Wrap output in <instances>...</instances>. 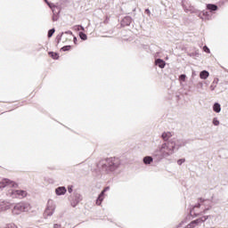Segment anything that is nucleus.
<instances>
[{"label":"nucleus","instance_id":"7ed1b4c3","mask_svg":"<svg viewBox=\"0 0 228 228\" xmlns=\"http://www.w3.org/2000/svg\"><path fill=\"white\" fill-rule=\"evenodd\" d=\"M28 211H31V204L28 201H20L14 204L12 209V215L18 216L19 215H22V213H28Z\"/></svg>","mask_w":228,"mask_h":228},{"label":"nucleus","instance_id":"f257e3e1","mask_svg":"<svg viewBox=\"0 0 228 228\" xmlns=\"http://www.w3.org/2000/svg\"><path fill=\"white\" fill-rule=\"evenodd\" d=\"M120 159L110 157L101 160L98 163V168H101L102 172L110 174V172H115V170L120 167Z\"/></svg>","mask_w":228,"mask_h":228},{"label":"nucleus","instance_id":"c03bdc74","mask_svg":"<svg viewBox=\"0 0 228 228\" xmlns=\"http://www.w3.org/2000/svg\"><path fill=\"white\" fill-rule=\"evenodd\" d=\"M80 29H82V31H85V27L81 26Z\"/></svg>","mask_w":228,"mask_h":228},{"label":"nucleus","instance_id":"f03ea898","mask_svg":"<svg viewBox=\"0 0 228 228\" xmlns=\"http://www.w3.org/2000/svg\"><path fill=\"white\" fill-rule=\"evenodd\" d=\"M175 150L170 143V141L162 143L160 146L158 147V149L153 151L152 156L154 158H157L159 161H161V159H165L167 158H169V156H172L174 154Z\"/></svg>","mask_w":228,"mask_h":228},{"label":"nucleus","instance_id":"49530a36","mask_svg":"<svg viewBox=\"0 0 228 228\" xmlns=\"http://www.w3.org/2000/svg\"><path fill=\"white\" fill-rule=\"evenodd\" d=\"M200 19H204V18H202V16H200Z\"/></svg>","mask_w":228,"mask_h":228},{"label":"nucleus","instance_id":"f704fd0d","mask_svg":"<svg viewBox=\"0 0 228 228\" xmlns=\"http://www.w3.org/2000/svg\"><path fill=\"white\" fill-rule=\"evenodd\" d=\"M184 224H186V220L182 221V222L177 225V228L183 227V225H184Z\"/></svg>","mask_w":228,"mask_h":228},{"label":"nucleus","instance_id":"4468645a","mask_svg":"<svg viewBox=\"0 0 228 228\" xmlns=\"http://www.w3.org/2000/svg\"><path fill=\"white\" fill-rule=\"evenodd\" d=\"M55 193L58 196L65 195V193H67V188H65V186L57 187L55 189Z\"/></svg>","mask_w":228,"mask_h":228},{"label":"nucleus","instance_id":"c756f323","mask_svg":"<svg viewBox=\"0 0 228 228\" xmlns=\"http://www.w3.org/2000/svg\"><path fill=\"white\" fill-rule=\"evenodd\" d=\"M203 51H204L205 53H207L208 54H209V53H211V51L209 50V48H208L207 45H205V46L203 47Z\"/></svg>","mask_w":228,"mask_h":228},{"label":"nucleus","instance_id":"7c9ffc66","mask_svg":"<svg viewBox=\"0 0 228 228\" xmlns=\"http://www.w3.org/2000/svg\"><path fill=\"white\" fill-rule=\"evenodd\" d=\"M179 79L180 81H184L186 79V75L184 74L180 75Z\"/></svg>","mask_w":228,"mask_h":228},{"label":"nucleus","instance_id":"58836bf2","mask_svg":"<svg viewBox=\"0 0 228 228\" xmlns=\"http://www.w3.org/2000/svg\"><path fill=\"white\" fill-rule=\"evenodd\" d=\"M45 3H46V4H48L50 8H53V5H51V3H49V1L45 0Z\"/></svg>","mask_w":228,"mask_h":228},{"label":"nucleus","instance_id":"4c0bfd02","mask_svg":"<svg viewBox=\"0 0 228 228\" xmlns=\"http://www.w3.org/2000/svg\"><path fill=\"white\" fill-rule=\"evenodd\" d=\"M145 13H147V15H149V17H151V10L145 9Z\"/></svg>","mask_w":228,"mask_h":228},{"label":"nucleus","instance_id":"b1692460","mask_svg":"<svg viewBox=\"0 0 228 228\" xmlns=\"http://www.w3.org/2000/svg\"><path fill=\"white\" fill-rule=\"evenodd\" d=\"M212 123L214 126H220V120H218V118H214Z\"/></svg>","mask_w":228,"mask_h":228},{"label":"nucleus","instance_id":"a878e982","mask_svg":"<svg viewBox=\"0 0 228 228\" xmlns=\"http://www.w3.org/2000/svg\"><path fill=\"white\" fill-rule=\"evenodd\" d=\"M56 29L52 28L48 31V38H51V37H53L55 33Z\"/></svg>","mask_w":228,"mask_h":228},{"label":"nucleus","instance_id":"0eeeda50","mask_svg":"<svg viewBox=\"0 0 228 228\" xmlns=\"http://www.w3.org/2000/svg\"><path fill=\"white\" fill-rule=\"evenodd\" d=\"M6 186H8L9 188H18L19 184L9 179H4L2 182H0V190H3V188H6Z\"/></svg>","mask_w":228,"mask_h":228},{"label":"nucleus","instance_id":"a18cd8bd","mask_svg":"<svg viewBox=\"0 0 228 228\" xmlns=\"http://www.w3.org/2000/svg\"><path fill=\"white\" fill-rule=\"evenodd\" d=\"M203 15H208V12H203Z\"/></svg>","mask_w":228,"mask_h":228},{"label":"nucleus","instance_id":"72a5a7b5","mask_svg":"<svg viewBox=\"0 0 228 228\" xmlns=\"http://www.w3.org/2000/svg\"><path fill=\"white\" fill-rule=\"evenodd\" d=\"M73 188H74V186H72V185H69V186H68V191H69V193H72Z\"/></svg>","mask_w":228,"mask_h":228},{"label":"nucleus","instance_id":"9d476101","mask_svg":"<svg viewBox=\"0 0 228 228\" xmlns=\"http://www.w3.org/2000/svg\"><path fill=\"white\" fill-rule=\"evenodd\" d=\"M200 206H202L200 203H197L193 208L191 210V213H194L195 216H199L200 215H206L207 211H209V209L211 208V207H208L205 209H203L202 212L199 213L197 212L196 209H199V208H200Z\"/></svg>","mask_w":228,"mask_h":228},{"label":"nucleus","instance_id":"39448f33","mask_svg":"<svg viewBox=\"0 0 228 228\" xmlns=\"http://www.w3.org/2000/svg\"><path fill=\"white\" fill-rule=\"evenodd\" d=\"M54 211H56V204L54 203V200H49L44 212V218L47 219L49 216H53Z\"/></svg>","mask_w":228,"mask_h":228},{"label":"nucleus","instance_id":"a19ab883","mask_svg":"<svg viewBox=\"0 0 228 228\" xmlns=\"http://www.w3.org/2000/svg\"><path fill=\"white\" fill-rule=\"evenodd\" d=\"M67 35H72V31L69 30L65 32Z\"/></svg>","mask_w":228,"mask_h":228},{"label":"nucleus","instance_id":"2eb2a0df","mask_svg":"<svg viewBox=\"0 0 228 228\" xmlns=\"http://www.w3.org/2000/svg\"><path fill=\"white\" fill-rule=\"evenodd\" d=\"M155 65H157V67H159V69H165L167 62H165V61H163L162 59H157L155 61Z\"/></svg>","mask_w":228,"mask_h":228},{"label":"nucleus","instance_id":"423d86ee","mask_svg":"<svg viewBox=\"0 0 228 228\" xmlns=\"http://www.w3.org/2000/svg\"><path fill=\"white\" fill-rule=\"evenodd\" d=\"M169 143H171V147H173L174 151H179L181 147L186 146L188 141L184 139H178V140H170Z\"/></svg>","mask_w":228,"mask_h":228},{"label":"nucleus","instance_id":"c85d7f7f","mask_svg":"<svg viewBox=\"0 0 228 228\" xmlns=\"http://www.w3.org/2000/svg\"><path fill=\"white\" fill-rule=\"evenodd\" d=\"M186 161L185 159H180L177 160V165H179V167H181V165H183V163H184Z\"/></svg>","mask_w":228,"mask_h":228},{"label":"nucleus","instance_id":"79ce46f5","mask_svg":"<svg viewBox=\"0 0 228 228\" xmlns=\"http://www.w3.org/2000/svg\"><path fill=\"white\" fill-rule=\"evenodd\" d=\"M60 227V224H55L54 225H53V228H59Z\"/></svg>","mask_w":228,"mask_h":228},{"label":"nucleus","instance_id":"393cba45","mask_svg":"<svg viewBox=\"0 0 228 228\" xmlns=\"http://www.w3.org/2000/svg\"><path fill=\"white\" fill-rule=\"evenodd\" d=\"M197 227L195 224V221L191 222L189 224H187L184 228H194Z\"/></svg>","mask_w":228,"mask_h":228},{"label":"nucleus","instance_id":"9b49d317","mask_svg":"<svg viewBox=\"0 0 228 228\" xmlns=\"http://www.w3.org/2000/svg\"><path fill=\"white\" fill-rule=\"evenodd\" d=\"M110 191V187H105L102 192L99 194L97 200H96V205L97 206H101V204H102V200H104V193H106V191Z\"/></svg>","mask_w":228,"mask_h":228},{"label":"nucleus","instance_id":"dca6fc26","mask_svg":"<svg viewBox=\"0 0 228 228\" xmlns=\"http://www.w3.org/2000/svg\"><path fill=\"white\" fill-rule=\"evenodd\" d=\"M207 10H209V12H216L218 10V5L215 4H208Z\"/></svg>","mask_w":228,"mask_h":228},{"label":"nucleus","instance_id":"1a4fd4ad","mask_svg":"<svg viewBox=\"0 0 228 228\" xmlns=\"http://www.w3.org/2000/svg\"><path fill=\"white\" fill-rule=\"evenodd\" d=\"M13 203L6 200H0V211L4 212L8 211V209H12Z\"/></svg>","mask_w":228,"mask_h":228},{"label":"nucleus","instance_id":"e433bc0d","mask_svg":"<svg viewBox=\"0 0 228 228\" xmlns=\"http://www.w3.org/2000/svg\"><path fill=\"white\" fill-rule=\"evenodd\" d=\"M61 37H63V33L61 36H57L58 44H60V40H61Z\"/></svg>","mask_w":228,"mask_h":228},{"label":"nucleus","instance_id":"c9c22d12","mask_svg":"<svg viewBox=\"0 0 228 228\" xmlns=\"http://www.w3.org/2000/svg\"><path fill=\"white\" fill-rule=\"evenodd\" d=\"M77 202H81V196L79 194L76 195Z\"/></svg>","mask_w":228,"mask_h":228},{"label":"nucleus","instance_id":"a211bd4d","mask_svg":"<svg viewBox=\"0 0 228 228\" xmlns=\"http://www.w3.org/2000/svg\"><path fill=\"white\" fill-rule=\"evenodd\" d=\"M213 111H215V113H220V111H222V105L218 102H215L213 105Z\"/></svg>","mask_w":228,"mask_h":228},{"label":"nucleus","instance_id":"ea45409f","mask_svg":"<svg viewBox=\"0 0 228 228\" xmlns=\"http://www.w3.org/2000/svg\"><path fill=\"white\" fill-rule=\"evenodd\" d=\"M73 42H74V44H77V37H74Z\"/></svg>","mask_w":228,"mask_h":228},{"label":"nucleus","instance_id":"ddd939ff","mask_svg":"<svg viewBox=\"0 0 228 228\" xmlns=\"http://www.w3.org/2000/svg\"><path fill=\"white\" fill-rule=\"evenodd\" d=\"M131 22H133V18L126 16L121 21V26H131Z\"/></svg>","mask_w":228,"mask_h":228},{"label":"nucleus","instance_id":"37998d69","mask_svg":"<svg viewBox=\"0 0 228 228\" xmlns=\"http://www.w3.org/2000/svg\"><path fill=\"white\" fill-rule=\"evenodd\" d=\"M210 90H215V86L212 85V86H210Z\"/></svg>","mask_w":228,"mask_h":228},{"label":"nucleus","instance_id":"cd10ccee","mask_svg":"<svg viewBox=\"0 0 228 228\" xmlns=\"http://www.w3.org/2000/svg\"><path fill=\"white\" fill-rule=\"evenodd\" d=\"M53 12V22H56V20H58V16L56 15V12H54V9L52 7Z\"/></svg>","mask_w":228,"mask_h":228},{"label":"nucleus","instance_id":"473e14b6","mask_svg":"<svg viewBox=\"0 0 228 228\" xmlns=\"http://www.w3.org/2000/svg\"><path fill=\"white\" fill-rule=\"evenodd\" d=\"M81 25H77L73 27V29H75V31H79L81 28Z\"/></svg>","mask_w":228,"mask_h":228},{"label":"nucleus","instance_id":"20e7f679","mask_svg":"<svg viewBox=\"0 0 228 228\" xmlns=\"http://www.w3.org/2000/svg\"><path fill=\"white\" fill-rule=\"evenodd\" d=\"M6 197H8V199H26V197H28V191L11 188L7 191Z\"/></svg>","mask_w":228,"mask_h":228},{"label":"nucleus","instance_id":"6ab92c4d","mask_svg":"<svg viewBox=\"0 0 228 228\" xmlns=\"http://www.w3.org/2000/svg\"><path fill=\"white\" fill-rule=\"evenodd\" d=\"M200 79H208L209 77V71L208 70H202L200 73Z\"/></svg>","mask_w":228,"mask_h":228},{"label":"nucleus","instance_id":"bb28decb","mask_svg":"<svg viewBox=\"0 0 228 228\" xmlns=\"http://www.w3.org/2000/svg\"><path fill=\"white\" fill-rule=\"evenodd\" d=\"M71 47H72V46H70V45H65V46H63V47L61 48V51H63V52H65V51H70Z\"/></svg>","mask_w":228,"mask_h":228},{"label":"nucleus","instance_id":"4be33fe9","mask_svg":"<svg viewBox=\"0 0 228 228\" xmlns=\"http://www.w3.org/2000/svg\"><path fill=\"white\" fill-rule=\"evenodd\" d=\"M79 38L81 40H88V36H86V34L83 33V32H79Z\"/></svg>","mask_w":228,"mask_h":228},{"label":"nucleus","instance_id":"5701e85b","mask_svg":"<svg viewBox=\"0 0 228 228\" xmlns=\"http://www.w3.org/2000/svg\"><path fill=\"white\" fill-rule=\"evenodd\" d=\"M51 58H53V60H58V58H60V56H58V53H53V52H50L49 53Z\"/></svg>","mask_w":228,"mask_h":228},{"label":"nucleus","instance_id":"f8f14e48","mask_svg":"<svg viewBox=\"0 0 228 228\" xmlns=\"http://www.w3.org/2000/svg\"><path fill=\"white\" fill-rule=\"evenodd\" d=\"M208 218H211V216H203L196 220H194V224L196 225V227L199 225L200 227V226H203L204 227V222H206V220H208Z\"/></svg>","mask_w":228,"mask_h":228},{"label":"nucleus","instance_id":"2f4dec72","mask_svg":"<svg viewBox=\"0 0 228 228\" xmlns=\"http://www.w3.org/2000/svg\"><path fill=\"white\" fill-rule=\"evenodd\" d=\"M197 88H203L204 87V84L202 82H199L196 86Z\"/></svg>","mask_w":228,"mask_h":228},{"label":"nucleus","instance_id":"aec40b11","mask_svg":"<svg viewBox=\"0 0 228 228\" xmlns=\"http://www.w3.org/2000/svg\"><path fill=\"white\" fill-rule=\"evenodd\" d=\"M171 136H172V134L170 132H164L161 134V138L164 140V142H167V140H169Z\"/></svg>","mask_w":228,"mask_h":228},{"label":"nucleus","instance_id":"6e6552de","mask_svg":"<svg viewBox=\"0 0 228 228\" xmlns=\"http://www.w3.org/2000/svg\"><path fill=\"white\" fill-rule=\"evenodd\" d=\"M182 6L185 13H197V9H195V7H193L188 1H183Z\"/></svg>","mask_w":228,"mask_h":228},{"label":"nucleus","instance_id":"412c9836","mask_svg":"<svg viewBox=\"0 0 228 228\" xmlns=\"http://www.w3.org/2000/svg\"><path fill=\"white\" fill-rule=\"evenodd\" d=\"M0 228H19L15 225V224L12 223V224H7L4 226H1Z\"/></svg>","mask_w":228,"mask_h":228},{"label":"nucleus","instance_id":"f3484780","mask_svg":"<svg viewBox=\"0 0 228 228\" xmlns=\"http://www.w3.org/2000/svg\"><path fill=\"white\" fill-rule=\"evenodd\" d=\"M152 161H154V159L151 156H146L142 159V163L144 165H151V163H152Z\"/></svg>","mask_w":228,"mask_h":228}]
</instances>
